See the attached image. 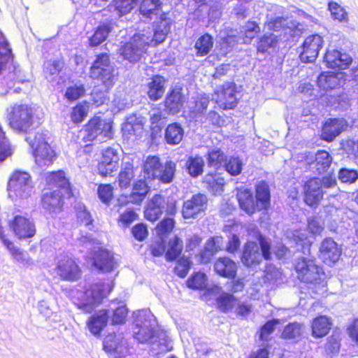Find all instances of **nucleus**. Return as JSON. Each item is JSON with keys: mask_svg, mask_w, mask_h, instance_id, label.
Returning <instances> with one entry per match:
<instances>
[{"mask_svg": "<svg viewBox=\"0 0 358 358\" xmlns=\"http://www.w3.org/2000/svg\"><path fill=\"white\" fill-rule=\"evenodd\" d=\"M184 131L178 123H173L168 125L165 131V139L168 144H178L182 139Z\"/></svg>", "mask_w": 358, "mask_h": 358, "instance_id": "40", "label": "nucleus"}, {"mask_svg": "<svg viewBox=\"0 0 358 358\" xmlns=\"http://www.w3.org/2000/svg\"><path fill=\"white\" fill-rule=\"evenodd\" d=\"M303 191L306 203L311 207H317L324 195L320 178H313L306 181Z\"/></svg>", "mask_w": 358, "mask_h": 358, "instance_id": "17", "label": "nucleus"}, {"mask_svg": "<svg viewBox=\"0 0 358 358\" xmlns=\"http://www.w3.org/2000/svg\"><path fill=\"white\" fill-rule=\"evenodd\" d=\"M343 74L341 72H323L317 78V85L323 90H332L341 85Z\"/></svg>", "mask_w": 358, "mask_h": 358, "instance_id": "30", "label": "nucleus"}, {"mask_svg": "<svg viewBox=\"0 0 358 358\" xmlns=\"http://www.w3.org/2000/svg\"><path fill=\"white\" fill-rule=\"evenodd\" d=\"M332 158L326 150H319L315 156V160L309 163V169L315 174H322L329 169Z\"/></svg>", "mask_w": 358, "mask_h": 358, "instance_id": "29", "label": "nucleus"}, {"mask_svg": "<svg viewBox=\"0 0 358 358\" xmlns=\"http://www.w3.org/2000/svg\"><path fill=\"white\" fill-rule=\"evenodd\" d=\"M259 243L248 241L244 245L241 255L242 263L248 266H256L260 264L264 258L269 260L271 258V243L269 241L262 235L259 236Z\"/></svg>", "mask_w": 358, "mask_h": 358, "instance_id": "3", "label": "nucleus"}, {"mask_svg": "<svg viewBox=\"0 0 358 358\" xmlns=\"http://www.w3.org/2000/svg\"><path fill=\"white\" fill-rule=\"evenodd\" d=\"M181 88H173L167 95L165 100V107L169 113H178L183 106L185 97L182 93Z\"/></svg>", "mask_w": 358, "mask_h": 358, "instance_id": "28", "label": "nucleus"}, {"mask_svg": "<svg viewBox=\"0 0 358 358\" xmlns=\"http://www.w3.org/2000/svg\"><path fill=\"white\" fill-rule=\"evenodd\" d=\"M134 338L140 343L152 345L156 353L168 350L166 334L157 325L153 314L148 310L134 313Z\"/></svg>", "mask_w": 358, "mask_h": 358, "instance_id": "1", "label": "nucleus"}, {"mask_svg": "<svg viewBox=\"0 0 358 358\" xmlns=\"http://www.w3.org/2000/svg\"><path fill=\"white\" fill-rule=\"evenodd\" d=\"M22 188V171L15 170L10 174L7 183L8 196L14 198L17 196Z\"/></svg>", "mask_w": 358, "mask_h": 358, "instance_id": "38", "label": "nucleus"}, {"mask_svg": "<svg viewBox=\"0 0 358 358\" xmlns=\"http://www.w3.org/2000/svg\"><path fill=\"white\" fill-rule=\"evenodd\" d=\"M332 326L331 317L321 315L315 318L312 322V336L315 338H322L327 335Z\"/></svg>", "mask_w": 358, "mask_h": 358, "instance_id": "33", "label": "nucleus"}, {"mask_svg": "<svg viewBox=\"0 0 358 358\" xmlns=\"http://www.w3.org/2000/svg\"><path fill=\"white\" fill-rule=\"evenodd\" d=\"M175 201H166L160 194H155L148 203L145 210V218L151 222L157 220L164 213L173 215L176 213Z\"/></svg>", "mask_w": 358, "mask_h": 358, "instance_id": "9", "label": "nucleus"}, {"mask_svg": "<svg viewBox=\"0 0 358 358\" xmlns=\"http://www.w3.org/2000/svg\"><path fill=\"white\" fill-rule=\"evenodd\" d=\"M85 92L83 84H75L68 87L66 90L64 96L69 101H74L82 97Z\"/></svg>", "mask_w": 358, "mask_h": 358, "instance_id": "55", "label": "nucleus"}, {"mask_svg": "<svg viewBox=\"0 0 358 358\" xmlns=\"http://www.w3.org/2000/svg\"><path fill=\"white\" fill-rule=\"evenodd\" d=\"M213 99L224 110L234 108L237 104L236 85L231 82L224 83L215 91Z\"/></svg>", "mask_w": 358, "mask_h": 358, "instance_id": "14", "label": "nucleus"}, {"mask_svg": "<svg viewBox=\"0 0 358 358\" xmlns=\"http://www.w3.org/2000/svg\"><path fill=\"white\" fill-rule=\"evenodd\" d=\"M116 263L113 255L107 250H99L94 257V265L103 272H110Z\"/></svg>", "mask_w": 358, "mask_h": 358, "instance_id": "31", "label": "nucleus"}, {"mask_svg": "<svg viewBox=\"0 0 358 358\" xmlns=\"http://www.w3.org/2000/svg\"><path fill=\"white\" fill-rule=\"evenodd\" d=\"M103 350L110 358H123L128 352L127 342L122 334H110L103 341Z\"/></svg>", "mask_w": 358, "mask_h": 358, "instance_id": "13", "label": "nucleus"}, {"mask_svg": "<svg viewBox=\"0 0 358 358\" xmlns=\"http://www.w3.org/2000/svg\"><path fill=\"white\" fill-rule=\"evenodd\" d=\"M328 9L331 13V17L335 20L339 22L348 21V13L345 9L338 3L331 1L328 3Z\"/></svg>", "mask_w": 358, "mask_h": 358, "instance_id": "50", "label": "nucleus"}, {"mask_svg": "<svg viewBox=\"0 0 358 358\" xmlns=\"http://www.w3.org/2000/svg\"><path fill=\"white\" fill-rule=\"evenodd\" d=\"M108 319V312L106 310H101L97 313L92 315L87 321L89 331L94 336H99L103 328L106 326Z\"/></svg>", "mask_w": 358, "mask_h": 358, "instance_id": "32", "label": "nucleus"}, {"mask_svg": "<svg viewBox=\"0 0 358 358\" xmlns=\"http://www.w3.org/2000/svg\"><path fill=\"white\" fill-rule=\"evenodd\" d=\"M187 286L194 289H203L207 286V276L205 273L197 272L187 280Z\"/></svg>", "mask_w": 358, "mask_h": 358, "instance_id": "53", "label": "nucleus"}, {"mask_svg": "<svg viewBox=\"0 0 358 358\" xmlns=\"http://www.w3.org/2000/svg\"><path fill=\"white\" fill-rule=\"evenodd\" d=\"M113 29V23L110 22L99 25L90 38V45L97 46L103 43Z\"/></svg>", "mask_w": 358, "mask_h": 358, "instance_id": "39", "label": "nucleus"}, {"mask_svg": "<svg viewBox=\"0 0 358 358\" xmlns=\"http://www.w3.org/2000/svg\"><path fill=\"white\" fill-rule=\"evenodd\" d=\"M55 271L64 280L76 281L81 276V271L74 259L66 255L58 257Z\"/></svg>", "mask_w": 358, "mask_h": 358, "instance_id": "12", "label": "nucleus"}, {"mask_svg": "<svg viewBox=\"0 0 358 358\" xmlns=\"http://www.w3.org/2000/svg\"><path fill=\"white\" fill-rule=\"evenodd\" d=\"M324 59L327 66L331 69H345L352 62V57L348 54L336 50H327Z\"/></svg>", "mask_w": 358, "mask_h": 358, "instance_id": "21", "label": "nucleus"}, {"mask_svg": "<svg viewBox=\"0 0 358 358\" xmlns=\"http://www.w3.org/2000/svg\"><path fill=\"white\" fill-rule=\"evenodd\" d=\"M62 68L63 63L59 61H47L44 64L43 69V72L46 79L48 81L55 80Z\"/></svg>", "mask_w": 358, "mask_h": 358, "instance_id": "46", "label": "nucleus"}, {"mask_svg": "<svg viewBox=\"0 0 358 358\" xmlns=\"http://www.w3.org/2000/svg\"><path fill=\"white\" fill-rule=\"evenodd\" d=\"M204 167V160L200 156H191L186 162V168L188 173L192 177H197L202 174Z\"/></svg>", "mask_w": 358, "mask_h": 358, "instance_id": "43", "label": "nucleus"}, {"mask_svg": "<svg viewBox=\"0 0 358 358\" xmlns=\"http://www.w3.org/2000/svg\"><path fill=\"white\" fill-rule=\"evenodd\" d=\"M88 106L79 103L75 106L71 112V117L73 122L79 123L84 120L87 115Z\"/></svg>", "mask_w": 358, "mask_h": 358, "instance_id": "59", "label": "nucleus"}, {"mask_svg": "<svg viewBox=\"0 0 358 358\" xmlns=\"http://www.w3.org/2000/svg\"><path fill=\"white\" fill-rule=\"evenodd\" d=\"M217 303L220 310L227 312L238 304V301L232 294L223 293L217 299Z\"/></svg>", "mask_w": 358, "mask_h": 358, "instance_id": "49", "label": "nucleus"}, {"mask_svg": "<svg viewBox=\"0 0 358 358\" xmlns=\"http://www.w3.org/2000/svg\"><path fill=\"white\" fill-rule=\"evenodd\" d=\"M205 182L208 184V189L214 194H220L224 191V179L220 175L207 176Z\"/></svg>", "mask_w": 358, "mask_h": 358, "instance_id": "47", "label": "nucleus"}, {"mask_svg": "<svg viewBox=\"0 0 358 358\" xmlns=\"http://www.w3.org/2000/svg\"><path fill=\"white\" fill-rule=\"evenodd\" d=\"M43 117V112L39 106L34 105L27 107L24 109V128L38 127L41 124Z\"/></svg>", "mask_w": 358, "mask_h": 358, "instance_id": "34", "label": "nucleus"}, {"mask_svg": "<svg viewBox=\"0 0 358 358\" xmlns=\"http://www.w3.org/2000/svg\"><path fill=\"white\" fill-rule=\"evenodd\" d=\"M348 127L346 121L343 118L328 120L322 127V136L327 141H331Z\"/></svg>", "mask_w": 358, "mask_h": 358, "instance_id": "22", "label": "nucleus"}, {"mask_svg": "<svg viewBox=\"0 0 358 358\" xmlns=\"http://www.w3.org/2000/svg\"><path fill=\"white\" fill-rule=\"evenodd\" d=\"M167 13L162 12L159 15V21L155 25V29L153 31H143V33L145 34H150L151 46H156L157 45L162 43L168 33L171 29V20L167 16Z\"/></svg>", "mask_w": 358, "mask_h": 358, "instance_id": "18", "label": "nucleus"}, {"mask_svg": "<svg viewBox=\"0 0 358 358\" xmlns=\"http://www.w3.org/2000/svg\"><path fill=\"white\" fill-rule=\"evenodd\" d=\"M46 182L50 187H55L56 189L60 190L68 196H71L70 183L64 171L48 173L46 176Z\"/></svg>", "mask_w": 358, "mask_h": 358, "instance_id": "26", "label": "nucleus"}, {"mask_svg": "<svg viewBox=\"0 0 358 358\" xmlns=\"http://www.w3.org/2000/svg\"><path fill=\"white\" fill-rule=\"evenodd\" d=\"M358 178V172L354 169H341L338 173V179L342 182L353 183Z\"/></svg>", "mask_w": 358, "mask_h": 358, "instance_id": "62", "label": "nucleus"}, {"mask_svg": "<svg viewBox=\"0 0 358 358\" xmlns=\"http://www.w3.org/2000/svg\"><path fill=\"white\" fill-rule=\"evenodd\" d=\"M85 131V138L89 141L96 140L99 142H103L113 137L111 122L99 117H94L90 120Z\"/></svg>", "mask_w": 358, "mask_h": 358, "instance_id": "10", "label": "nucleus"}, {"mask_svg": "<svg viewBox=\"0 0 358 358\" xmlns=\"http://www.w3.org/2000/svg\"><path fill=\"white\" fill-rule=\"evenodd\" d=\"M144 123L145 119L141 116L132 115L127 117L122 127L123 136L127 138L131 136H140L143 131Z\"/></svg>", "mask_w": 358, "mask_h": 358, "instance_id": "24", "label": "nucleus"}, {"mask_svg": "<svg viewBox=\"0 0 358 358\" xmlns=\"http://www.w3.org/2000/svg\"><path fill=\"white\" fill-rule=\"evenodd\" d=\"M176 166L173 162L169 161L162 165L159 157L150 156L144 163L143 171L148 178L158 179L164 183H170L173 179Z\"/></svg>", "mask_w": 358, "mask_h": 358, "instance_id": "5", "label": "nucleus"}, {"mask_svg": "<svg viewBox=\"0 0 358 358\" xmlns=\"http://www.w3.org/2000/svg\"><path fill=\"white\" fill-rule=\"evenodd\" d=\"M236 197L241 209L248 215H251L257 210L259 211V208H257V204L256 203V201H255L252 192L250 189H238Z\"/></svg>", "mask_w": 358, "mask_h": 358, "instance_id": "25", "label": "nucleus"}, {"mask_svg": "<svg viewBox=\"0 0 358 358\" xmlns=\"http://www.w3.org/2000/svg\"><path fill=\"white\" fill-rule=\"evenodd\" d=\"M77 217L78 222L88 228L89 230L92 229L93 220L90 213L86 210L85 206H80L77 212Z\"/></svg>", "mask_w": 358, "mask_h": 358, "instance_id": "61", "label": "nucleus"}, {"mask_svg": "<svg viewBox=\"0 0 358 358\" xmlns=\"http://www.w3.org/2000/svg\"><path fill=\"white\" fill-rule=\"evenodd\" d=\"M301 328L302 325L299 323H289L285 327L282 336L285 339L298 338L301 334Z\"/></svg>", "mask_w": 358, "mask_h": 358, "instance_id": "56", "label": "nucleus"}, {"mask_svg": "<svg viewBox=\"0 0 358 358\" xmlns=\"http://www.w3.org/2000/svg\"><path fill=\"white\" fill-rule=\"evenodd\" d=\"M223 166L230 175L235 176L241 173L243 162L238 157H231L229 159L227 158Z\"/></svg>", "mask_w": 358, "mask_h": 358, "instance_id": "51", "label": "nucleus"}, {"mask_svg": "<svg viewBox=\"0 0 358 358\" xmlns=\"http://www.w3.org/2000/svg\"><path fill=\"white\" fill-rule=\"evenodd\" d=\"M260 31L259 26L255 22L248 21L242 27L240 37H242L243 43L248 44L251 43L252 40Z\"/></svg>", "mask_w": 358, "mask_h": 358, "instance_id": "45", "label": "nucleus"}, {"mask_svg": "<svg viewBox=\"0 0 358 358\" xmlns=\"http://www.w3.org/2000/svg\"><path fill=\"white\" fill-rule=\"evenodd\" d=\"M12 62L13 55L8 43L5 41L0 42V73L8 63Z\"/></svg>", "mask_w": 358, "mask_h": 358, "instance_id": "54", "label": "nucleus"}, {"mask_svg": "<svg viewBox=\"0 0 358 358\" xmlns=\"http://www.w3.org/2000/svg\"><path fill=\"white\" fill-rule=\"evenodd\" d=\"M22 106L15 104L8 113L9 126L15 131L22 130Z\"/></svg>", "mask_w": 358, "mask_h": 358, "instance_id": "41", "label": "nucleus"}, {"mask_svg": "<svg viewBox=\"0 0 358 358\" xmlns=\"http://www.w3.org/2000/svg\"><path fill=\"white\" fill-rule=\"evenodd\" d=\"M25 141L29 145L35 162L39 166H48L52 162L55 153L43 133L30 131Z\"/></svg>", "mask_w": 358, "mask_h": 358, "instance_id": "4", "label": "nucleus"}, {"mask_svg": "<svg viewBox=\"0 0 358 358\" xmlns=\"http://www.w3.org/2000/svg\"><path fill=\"white\" fill-rule=\"evenodd\" d=\"M64 193L59 189H47L45 190L41 198V203L43 208L50 213H57L62 210L63 206L62 196Z\"/></svg>", "mask_w": 358, "mask_h": 358, "instance_id": "20", "label": "nucleus"}, {"mask_svg": "<svg viewBox=\"0 0 358 358\" xmlns=\"http://www.w3.org/2000/svg\"><path fill=\"white\" fill-rule=\"evenodd\" d=\"M138 214L132 209H127L121 213L118 219V224L122 228L129 227L134 221L138 220Z\"/></svg>", "mask_w": 358, "mask_h": 358, "instance_id": "57", "label": "nucleus"}, {"mask_svg": "<svg viewBox=\"0 0 358 358\" xmlns=\"http://www.w3.org/2000/svg\"><path fill=\"white\" fill-rule=\"evenodd\" d=\"M208 197L204 194L198 193L184 201L182 215L184 219H196L203 215L207 209Z\"/></svg>", "mask_w": 358, "mask_h": 358, "instance_id": "11", "label": "nucleus"}, {"mask_svg": "<svg viewBox=\"0 0 358 358\" xmlns=\"http://www.w3.org/2000/svg\"><path fill=\"white\" fill-rule=\"evenodd\" d=\"M108 283H97L92 285L85 292L81 293L78 302L76 304L79 309L85 313H91L110 291Z\"/></svg>", "mask_w": 358, "mask_h": 358, "instance_id": "8", "label": "nucleus"}, {"mask_svg": "<svg viewBox=\"0 0 358 358\" xmlns=\"http://www.w3.org/2000/svg\"><path fill=\"white\" fill-rule=\"evenodd\" d=\"M119 159L116 150L112 148H106L103 152L101 161L98 164L99 174L103 176H110L117 169Z\"/></svg>", "mask_w": 358, "mask_h": 358, "instance_id": "19", "label": "nucleus"}, {"mask_svg": "<svg viewBox=\"0 0 358 358\" xmlns=\"http://www.w3.org/2000/svg\"><path fill=\"white\" fill-rule=\"evenodd\" d=\"M255 199L259 210H266L270 206V190L266 182H262L256 186Z\"/></svg>", "mask_w": 358, "mask_h": 358, "instance_id": "36", "label": "nucleus"}, {"mask_svg": "<svg viewBox=\"0 0 358 358\" xmlns=\"http://www.w3.org/2000/svg\"><path fill=\"white\" fill-rule=\"evenodd\" d=\"M150 37V34L143 32L134 34L129 41L120 48V55L131 63L138 62L146 52L148 48L151 45Z\"/></svg>", "mask_w": 358, "mask_h": 358, "instance_id": "6", "label": "nucleus"}, {"mask_svg": "<svg viewBox=\"0 0 358 358\" xmlns=\"http://www.w3.org/2000/svg\"><path fill=\"white\" fill-rule=\"evenodd\" d=\"M323 39L318 34L308 36L303 41L300 53V59L303 62H313L317 57L319 51L322 47Z\"/></svg>", "mask_w": 358, "mask_h": 358, "instance_id": "15", "label": "nucleus"}, {"mask_svg": "<svg viewBox=\"0 0 358 358\" xmlns=\"http://www.w3.org/2000/svg\"><path fill=\"white\" fill-rule=\"evenodd\" d=\"M214 270L222 277L233 279L236 275L237 265L229 257H220L214 264Z\"/></svg>", "mask_w": 358, "mask_h": 358, "instance_id": "27", "label": "nucleus"}, {"mask_svg": "<svg viewBox=\"0 0 358 358\" xmlns=\"http://www.w3.org/2000/svg\"><path fill=\"white\" fill-rule=\"evenodd\" d=\"M115 70L111 64L109 56L101 53L96 56L90 71V77L101 82L107 88H110L115 83Z\"/></svg>", "mask_w": 358, "mask_h": 358, "instance_id": "7", "label": "nucleus"}, {"mask_svg": "<svg viewBox=\"0 0 358 358\" xmlns=\"http://www.w3.org/2000/svg\"><path fill=\"white\" fill-rule=\"evenodd\" d=\"M223 245V238L222 236H215L207 241L205 244V248L207 250L215 255L218 251L222 250Z\"/></svg>", "mask_w": 358, "mask_h": 358, "instance_id": "63", "label": "nucleus"}, {"mask_svg": "<svg viewBox=\"0 0 358 358\" xmlns=\"http://www.w3.org/2000/svg\"><path fill=\"white\" fill-rule=\"evenodd\" d=\"M213 45V38L210 35L206 34L200 36L195 43L194 48L196 50V55L202 57L207 55Z\"/></svg>", "mask_w": 358, "mask_h": 358, "instance_id": "44", "label": "nucleus"}, {"mask_svg": "<svg viewBox=\"0 0 358 358\" xmlns=\"http://www.w3.org/2000/svg\"><path fill=\"white\" fill-rule=\"evenodd\" d=\"M277 43L276 36L272 34L268 35H264L257 43V51L260 52H265L271 47H273Z\"/></svg>", "mask_w": 358, "mask_h": 358, "instance_id": "58", "label": "nucleus"}, {"mask_svg": "<svg viewBox=\"0 0 358 358\" xmlns=\"http://www.w3.org/2000/svg\"><path fill=\"white\" fill-rule=\"evenodd\" d=\"M299 279L308 284L313 285L316 294H323L326 289L324 273L315 261L305 257L299 259L296 266Z\"/></svg>", "mask_w": 358, "mask_h": 358, "instance_id": "2", "label": "nucleus"}, {"mask_svg": "<svg viewBox=\"0 0 358 358\" xmlns=\"http://www.w3.org/2000/svg\"><path fill=\"white\" fill-rule=\"evenodd\" d=\"M227 157L220 148H213L208 150L207 163L208 166L217 169L224 166Z\"/></svg>", "mask_w": 358, "mask_h": 358, "instance_id": "42", "label": "nucleus"}, {"mask_svg": "<svg viewBox=\"0 0 358 358\" xmlns=\"http://www.w3.org/2000/svg\"><path fill=\"white\" fill-rule=\"evenodd\" d=\"M13 154V149L9 143L6 133L0 126V162L9 157Z\"/></svg>", "mask_w": 358, "mask_h": 358, "instance_id": "52", "label": "nucleus"}, {"mask_svg": "<svg viewBox=\"0 0 358 358\" xmlns=\"http://www.w3.org/2000/svg\"><path fill=\"white\" fill-rule=\"evenodd\" d=\"M165 79L161 76H155L148 84V96L152 101L162 97L165 92Z\"/></svg>", "mask_w": 358, "mask_h": 358, "instance_id": "35", "label": "nucleus"}, {"mask_svg": "<svg viewBox=\"0 0 358 358\" xmlns=\"http://www.w3.org/2000/svg\"><path fill=\"white\" fill-rule=\"evenodd\" d=\"M161 0H142L139 5V13L143 20H152L162 13Z\"/></svg>", "mask_w": 358, "mask_h": 358, "instance_id": "23", "label": "nucleus"}, {"mask_svg": "<svg viewBox=\"0 0 358 358\" xmlns=\"http://www.w3.org/2000/svg\"><path fill=\"white\" fill-rule=\"evenodd\" d=\"M341 253V247L331 238H327L320 243L319 257L326 264L331 265L338 262Z\"/></svg>", "mask_w": 358, "mask_h": 358, "instance_id": "16", "label": "nucleus"}, {"mask_svg": "<svg viewBox=\"0 0 358 358\" xmlns=\"http://www.w3.org/2000/svg\"><path fill=\"white\" fill-rule=\"evenodd\" d=\"M134 178V164L128 160L124 161L118 176V184L120 188H127Z\"/></svg>", "mask_w": 358, "mask_h": 358, "instance_id": "37", "label": "nucleus"}, {"mask_svg": "<svg viewBox=\"0 0 358 358\" xmlns=\"http://www.w3.org/2000/svg\"><path fill=\"white\" fill-rule=\"evenodd\" d=\"M308 229L313 235H319L324 229V224L320 217H311L308 220Z\"/></svg>", "mask_w": 358, "mask_h": 358, "instance_id": "64", "label": "nucleus"}, {"mask_svg": "<svg viewBox=\"0 0 358 358\" xmlns=\"http://www.w3.org/2000/svg\"><path fill=\"white\" fill-rule=\"evenodd\" d=\"M128 310L125 305H120L113 310L112 323L114 324H120L125 322Z\"/></svg>", "mask_w": 358, "mask_h": 358, "instance_id": "60", "label": "nucleus"}, {"mask_svg": "<svg viewBox=\"0 0 358 358\" xmlns=\"http://www.w3.org/2000/svg\"><path fill=\"white\" fill-rule=\"evenodd\" d=\"M183 248L182 241L178 237L170 239L169 246L166 252V259L168 261H173L177 259Z\"/></svg>", "mask_w": 358, "mask_h": 358, "instance_id": "48", "label": "nucleus"}]
</instances>
